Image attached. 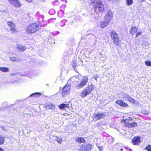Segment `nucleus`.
Returning a JSON list of instances; mask_svg holds the SVG:
<instances>
[{
    "label": "nucleus",
    "instance_id": "obj_2",
    "mask_svg": "<svg viewBox=\"0 0 151 151\" xmlns=\"http://www.w3.org/2000/svg\"><path fill=\"white\" fill-rule=\"evenodd\" d=\"M94 86L90 85L84 89L81 93V96L83 98L91 93V91L94 90Z\"/></svg>",
    "mask_w": 151,
    "mask_h": 151
},
{
    "label": "nucleus",
    "instance_id": "obj_39",
    "mask_svg": "<svg viewBox=\"0 0 151 151\" xmlns=\"http://www.w3.org/2000/svg\"><path fill=\"white\" fill-rule=\"evenodd\" d=\"M0 151H4V150L0 147Z\"/></svg>",
    "mask_w": 151,
    "mask_h": 151
},
{
    "label": "nucleus",
    "instance_id": "obj_3",
    "mask_svg": "<svg viewBox=\"0 0 151 151\" xmlns=\"http://www.w3.org/2000/svg\"><path fill=\"white\" fill-rule=\"evenodd\" d=\"M111 36L114 43L117 46L119 45L121 42V40L116 32L114 30H112L111 32Z\"/></svg>",
    "mask_w": 151,
    "mask_h": 151
},
{
    "label": "nucleus",
    "instance_id": "obj_35",
    "mask_svg": "<svg viewBox=\"0 0 151 151\" xmlns=\"http://www.w3.org/2000/svg\"><path fill=\"white\" fill-rule=\"evenodd\" d=\"M142 33V32H138L137 33L136 35V37H137V36L140 35Z\"/></svg>",
    "mask_w": 151,
    "mask_h": 151
},
{
    "label": "nucleus",
    "instance_id": "obj_15",
    "mask_svg": "<svg viewBox=\"0 0 151 151\" xmlns=\"http://www.w3.org/2000/svg\"><path fill=\"white\" fill-rule=\"evenodd\" d=\"M17 49L19 51H24L26 49V47L24 46H23L21 45H17Z\"/></svg>",
    "mask_w": 151,
    "mask_h": 151
},
{
    "label": "nucleus",
    "instance_id": "obj_32",
    "mask_svg": "<svg viewBox=\"0 0 151 151\" xmlns=\"http://www.w3.org/2000/svg\"><path fill=\"white\" fill-rule=\"evenodd\" d=\"M145 148L148 151H151V145H148Z\"/></svg>",
    "mask_w": 151,
    "mask_h": 151
},
{
    "label": "nucleus",
    "instance_id": "obj_4",
    "mask_svg": "<svg viewBox=\"0 0 151 151\" xmlns=\"http://www.w3.org/2000/svg\"><path fill=\"white\" fill-rule=\"evenodd\" d=\"M88 78L87 76L83 77L79 81L78 84L76 85V88L77 89H79L85 86L88 81Z\"/></svg>",
    "mask_w": 151,
    "mask_h": 151
},
{
    "label": "nucleus",
    "instance_id": "obj_11",
    "mask_svg": "<svg viewBox=\"0 0 151 151\" xmlns=\"http://www.w3.org/2000/svg\"><path fill=\"white\" fill-rule=\"evenodd\" d=\"M70 84H66L63 88L62 93L65 94L68 93L70 90Z\"/></svg>",
    "mask_w": 151,
    "mask_h": 151
},
{
    "label": "nucleus",
    "instance_id": "obj_25",
    "mask_svg": "<svg viewBox=\"0 0 151 151\" xmlns=\"http://www.w3.org/2000/svg\"><path fill=\"white\" fill-rule=\"evenodd\" d=\"M41 93H33L31 94L30 96L32 97V96H36V97H38L40 96L41 95Z\"/></svg>",
    "mask_w": 151,
    "mask_h": 151
},
{
    "label": "nucleus",
    "instance_id": "obj_20",
    "mask_svg": "<svg viewBox=\"0 0 151 151\" xmlns=\"http://www.w3.org/2000/svg\"><path fill=\"white\" fill-rule=\"evenodd\" d=\"M0 71L4 73L9 71V68L5 67H0Z\"/></svg>",
    "mask_w": 151,
    "mask_h": 151
},
{
    "label": "nucleus",
    "instance_id": "obj_10",
    "mask_svg": "<svg viewBox=\"0 0 151 151\" xmlns=\"http://www.w3.org/2000/svg\"><path fill=\"white\" fill-rule=\"evenodd\" d=\"M7 24L10 27V30L12 33L16 32L17 30L15 29V26L14 24L11 21H7Z\"/></svg>",
    "mask_w": 151,
    "mask_h": 151
},
{
    "label": "nucleus",
    "instance_id": "obj_7",
    "mask_svg": "<svg viewBox=\"0 0 151 151\" xmlns=\"http://www.w3.org/2000/svg\"><path fill=\"white\" fill-rule=\"evenodd\" d=\"M112 17L113 13L112 11L109 10L107 11V14L104 17V20L109 23Z\"/></svg>",
    "mask_w": 151,
    "mask_h": 151
},
{
    "label": "nucleus",
    "instance_id": "obj_18",
    "mask_svg": "<svg viewBox=\"0 0 151 151\" xmlns=\"http://www.w3.org/2000/svg\"><path fill=\"white\" fill-rule=\"evenodd\" d=\"M109 22L104 21V22H101L100 24L101 27L102 28H104L108 24Z\"/></svg>",
    "mask_w": 151,
    "mask_h": 151
},
{
    "label": "nucleus",
    "instance_id": "obj_22",
    "mask_svg": "<svg viewBox=\"0 0 151 151\" xmlns=\"http://www.w3.org/2000/svg\"><path fill=\"white\" fill-rule=\"evenodd\" d=\"M5 137L2 135H0V145L3 144L5 139Z\"/></svg>",
    "mask_w": 151,
    "mask_h": 151
},
{
    "label": "nucleus",
    "instance_id": "obj_21",
    "mask_svg": "<svg viewBox=\"0 0 151 151\" xmlns=\"http://www.w3.org/2000/svg\"><path fill=\"white\" fill-rule=\"evenodd\" d=\"M69 106L68 104H62L59 106V108L60 109H63L65 107H68Z\"/></svg>",
    "mask_w": 151,
    "mask_h": 151
},
{
    "label": "nucleus",
    "instance_id": "obj_37",
    "mask_svg": "<svg viewBox=\"0 0 151 151\" xmlns=\"http://www.w3.org/2000/svg\"><path fill=\"white\" fill-rule=\"evenodd\" d=\"M97 77H98L96 76H94L93 77V78L95 79V80H97Z\"/></svg>",
    "mask_w": 151,
    "mask_h": 151
},
{
    "label": "nucleus",
    "instance_id": "obj_36",
    "mask_svg": "<svg viewBox=\"0 0 151 151\" xmlns=\"http://www.w3.org/2000/svg\"><path fill=\"white\" fill-rule=\"evenodd\" d=\"M82 14L84 16H87L88 15V14L87 12L85 13H82Z\"/></svg>",
    "mask_w": 151,
    "mask_h": 151
},
{
    "label": "nucleus",
    "instance_id": "obj_24",
    "mask_svg": "<svg viewBox=\"0 0 151 151\" xmlns=\"http://www.w3.org/2000/svg\"><path fill=\"white\" fill-rule=\"evenodd\" d=\"M100 0H90V2L91 4H93L94 5L96 4L101 2Z\"/></svg>",
    "mask_w": 151,
    "mask_h": 151
},
{
    "label": "nucleus",
    "instance_id": "obj_16",
    "mask_svg": "<svg viewBox=\"0 0 151 151\" xmlns=\"http://www.w3.org/2000/svg\"><path fill=\"white\" fill-rule=\"evenodd\" d=\"M137 32V29L136 27H132L130 31V34H132V35H133L135 34Z\"/></svg>",
    "mask_w": 151,
    "mask_h": 151
},
{
    "label": "nucleus",
    "instance_id": "obj_26",
    "mask_svg": "<svg viewBox=\"0 0 151 151\" xmlns=\"http://www.w3.org/2000/svg\"><path fill=\"white\" fill-rule=\"evenodd\" d=\"M127 6H130L133 3V0H126Z\"/></svg>",
    "mask_w": 151,
    "mask_h": 151
},
{
    "label": "nucleus",
    "instance_id": "obj_9",
    "mask_svg": "<svg viewBox=\"0 0 151 151\" xmlns=\"http://www.w3.org/2000/svg\"><path fill=\"white\" fill-rule=\"evenodd\" d=\"M105 114L101 113H95L93 115V119L96 121L104 118Z\"/></svg>",
    "mask_w": 151,
    "mask_h": 151
},
{
    "label": "nucleus",
    "instance_id": "obj_17",
    "mask_svg": "<svg viewBox=\"0 0 151 151\" xmlns=\"http://www.w3.org/2000/svg\"><path fill=\"white\" fill-rule=\"evenodd\" d=\"M81 75H78L77 76H75L73 77L72 78V79L75 81V82H78V83L79 81L81 79Z\"/></svg>",
    "mask_w": 151,
    "mask_h": 151
},
{
    "label": "nucleus",
    "instance_id": "obj_8",
    "mask_svg": "<svg viewBox=\"0 0 151 151\" xmlns=\"http://www.w3.org/2000/svg\"><path fill=\"white\" fill-rule=\"evenodd\" d=\"M10 3L13 6L19 7L21 6V4L19 0H8Z\"/></svg>",
    "mask_w": 151,
    "mask_h": 151
},
{
    "label": "nucleus",
    "instance_id": "obj_29",
    "mask_svg": "<svg viewBox=\"0 0 151 151\" xmlns=\"http://www.w3.org/2000/svg\"><path fill=\"white\" fill-rule=\"evenodd\" d=\"M145 63L146 65L147 66H151V62L149 60H146L145 61Z\"/></svg>",
    "mask_w": 151,
    "mask_h": 151
},
{
    "label": "nucleus",
    "instance_id": "obj_33",
    "mask_svg": "<svg viewBox=\"0 0 151 151\" xmlns=\"http://www.w3.org/2000/svg\"><path fill=\"white\" fill-rule=\"evenodd\" d=\"M10 60L12 61H17L16 59H17V58H10Z\"/></svg>",
    "mask_w": 151,
    "mask_h": 151
},
{
    "label": "nucleus",
    "instance_id": "obj_5",
    "mask_svg": "<svg viewBox=\"0 0 151 151\" xmlns=\"http://www.w3.org/2000/svg\"><path fill=\"white\" fill-rule=\"evenodd\" d=\"M94 10L96 13L98 14L103 12L104 10V5L101 3H99L93 5Z\"/></svg>",
    "mask_w": 151,
    "mask_h": 151
},
{
    "label": "nucleus",
    "instance_id": "obj_14",
    "mask_svg": "<svg viewBox=\"0 0 151 151\" xmlns=\"http://www.w3.org/2000/svg\"><path fill=\"white\" fill-rule=\"evenodd\" d=\"M46 108H48L49 109H52L53 111H55V105L52 103H49L46 104L45 106Z\"/></svg>",
    "mask_w": 151,
    "mask_h": 151
},
{
    "label": "nucleus",
    "instance_id": "obj_12",
    "mask_svg": "<svg viewBox=\"0 0 151 151\" xmlns=\"http://www.w3.org/2000/svg\"><path fill=\"white\" fill-rule=\"evenodd\" d=\"M140 137H134L132 139V142L134 145H137L140 143Z\"/></svg>",
    "mask_w": 151,
    "mask_h": 151
},
{
    "label": "nucleus",
    "instance_id": "obj_34",
    "mask_svg": "<svg viewBox=\"0 0 151 151\" xmlns=\"http://www.w3.org/2000/svg\"><path fill=\"white\" fill-rule=\"evenodd\" d=\"M99 151H102L103 150V147L102 146H98V147Z\"/></svg>",
    "mask_w": 151,
    "mask_h": 151
},
{
    "label": "nucleus",
    "instance_id": "obj_6",
    "mask_svg": "<svg viewBox=\"0 0 151 151\" xmlns=\"http://www.w3.org/2000/svg\"><path fill=\"white\" fill-rule=\"evenodd\" d=\"M92 147V145L90 144H83L80 146V149L81 151H89Z\"/></svg>",
    "mask_w": 151,
    "mask_h": 151
},
{
    "label": "nucleus",
    "instance_id": "obj_1",
    "mask_svg": "<svg viewBox=\"0 0 151 151\" xmlns=\"http://www.w3.org/2000/svg\"><path fill=\"white\" fill-rule=\"evenodd\" d=\"M40 27L37 23H34L28 25L26 29V32L30 34L35 32L40 29Z\"/></svg>",
    "mask_w": 151,
    "mask_h": 151
},
{
    "label": "nucleus",
    "instance_id": "obj_23",
    "mask_svg": "<svg viewBox=\"0 0 151 151\" xmlns=\"http://www.w3.org/2000/svg\"><path fill=\"white\" fill-rule=\"evenodd\" d=\"M137 125V123L136 122H134L131 124H129L128 125V127L129 128L132 127H135Z\"/></svg>",
    "mask_w": 151,
    "mask_h": 151
},
{
    "label": "nucleus",
    "instance_id": "obj_41",
    "mask_svg": "<svg viewBox=\"0 0 151 151\" xmlns=\"http://www.w3.org/2000/svg\"><path fill=\"white\" fill-rule=\"evenodd\" d=\"M142 2L144 1L145 0H141Z\"/></svg>",
    "mask_w": 151,
    "mask_h": 151
},
{
    "label": "nucleus",
    "instance_id": "obj_30",
    "mask_svg": "<svg viewBox=\"0 0 151 151\" xmlns=\"http://www.w3.org/2000/svg\"><path fill=\"white\" fill-rule=\"evenodd\" d=\"M129 96V95L126 94H124L122 95V97L123 98L126 99L127 100H128Z\"/></svg>",
    "mask_w": 151,
    "mask_h": 151
},
{
    "label": "nucleus",
    "instance_id": "obj_19",
    "mask_svg": "<svg viewBox=\"0 0 151 151\" xmlns=\"http://www.w3.org/2000/svg\"><path fill=\"white\" fill-rule=\"evenodd\" d=\"M76 141L79 142L80 143H81L83 142H85V140L84 138H82L80 137H78L76 139Z\"/></svg>",
    "mask_w": 151,
    "mask_h": 151
},
{
    "label": "nucleus",
    "instance_id": "obj_40",
    "mask_svg": "<svg viewBox=\"0 0 151 151\" xmlns=\"http://www.w3.org/2000/svg\"><path fill=\"white\" fill-rule=\"evenodd\" d=\"M99 123H97V126L99 127Z\"/></svg>",
    "mask_w": 151,
    "mask_h": 151
},
{
    "label": "nucleus",
    "instance_id": "obj_31",
    "mask_svg": "<svg viewBox=\"0 0 151 151\" xmlns=\"http://www.w3.org/2000/svg\"><path fill=\"white\" fill-rule=\"evenodd\" d=\"M57 139H56V141L59 144H61L62 141V139L61 138H59L58 137H56Z\"/></svg>",
    "mask_w": 151,
    "mask_h": 151
},
{
    "label": "nucleus",
    "instance_id": "obj_13",
    "mask_svg": "<svg viewBox=\"0 0 151 151\" xmlns=\"http://www.w3.org/2000/svg\"><path fill=\"white\" fill-rule=\"evenodd\" d=\"M116 103L118 104L119 105L121 106L124 107H126L128 106V104L127 103L124 102L122 100H120L116 101Z\"/></svg>",
    "mask_w": 151,
    "mask_h": 151
},
{
    "label": "nucleus",
    "instance_id": "obj_42",
    "mask_svg": "<svg viewBox=\"0 0 151 151\" xmlns=\"http://www.w3.org/2000/svg\"><path fill=\"white\" fill-rule=\"evenodd\" d=\"M121 150H123V149H121Z\"/></svg>",
    "mask_w": 151,
    "mask_h": 151
},
{
    "label": "nucleus",
    "instance_id": "obj_27",
    "mask_svg": "<svg viewBox=\"0 0 151 151\" xmlns=\"http://www.w3.org/2000/svg\"><path fill=\"white\" fill-rule=\"evenodd\" d=\"M142 113L145 115H147L148 114V112L147 111L145 110V109H142Z\"/></svg>",
    "mask_w": 151,
    "mask_h": 151
},
{
    "label": "nucleus",
    "instance_id": "obj_38",
    "mask_svg": "<svg viewBox=\"0 0 151 151\" xmlns=\"http://www.w3.org/2000/svg\"><path fill=\"white\" fill-rule=\"evenodd\" d=\"M53 11H54V10L53 9H52L51 10H50L49 11V13H50V12Z\"/></svg>",
    "mask_w": 151,
    "mask_h": 151
},
{
    "label": "nucleus",
    "instance_id": "obj_28",
    "mask_svg": "<svg viewBox=\"0 0 151 151\" xmlns=\"http://www.w3.org/2000/svg\"><path fill=\"white\" fill-rule=\"evenodd\" d=\"M128 100L130 102L132 103H134L135 102V101L134 99L132 98L130 96L128 99Z\"/></svg>",
    "mask_w": 151,
    "mask_h": 151
}]
</instances>
